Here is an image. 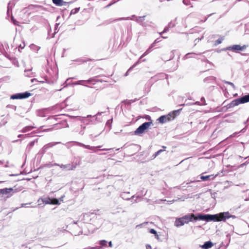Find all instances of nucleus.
I'll list each match as a JSON object with an SVG mask.
<instances>
[{
	"instance_id": "nucleus-1",
	"label": "nucleus",
	"mask_w": 249,
	"mask_h": 249,
	"mask_svg": "<svg viewBox=\"0 0 249 249\" xmlns=\"http://www.w3.org/2000/svg\"><path fill=\"white\" fill-rule=\"evenodd\" d=\"M230 218L235 219L236 218V216L234 215L231 214L229 212L220 213H219L215 214H199L197 216L196 218L195 219V220L197 221V220H202L206 221L207 222L211 221L219 222L225 221L226 219H229Z\"/></svg>"
},
{
	"instance_id": "nucleus-2",
	"label": "nucleus",
	"mask_w": 249,
	"mask_h": 249,
	"mask_svg": "<svg viewBox=\"0 0 249 249\" xmlns=\"http://www.w3.org/2000/svg\"><path fill=\"white\" fill-rule=\"evenodd\" d=\"M81 220L85 223L93 224L95 226H97L99 222V219H98L97 215L93 213L84 214Z\"/></svg>"
},
{
	"instance_id": "nucleus-3",
	"label": "nucleus",
	"mask_w": 249,
	"mask_h": 249,
	"mask_svg": "<svg viewBox=\"0 0 249 249\" xmlns=\"http://www.w3.org/2000/svg\"><path fill=\"white\" fill-rule=\"evenodd\" d=\"M196 217L193 213L185 215L182 217L177 218L175 222V225L178 227L188 223L190 221H196L195 219L196 218Z\"/></svg>"
},
{
	"instance_id": "nucleus-4",
	"label": "nucleus",
	"mask_w": 249,
	"mask_h": 249,
	"mask_svg": "<svg viewBox=\"0 0 249 249\" xmlns=\"http://www.w3.org/2000/svg\"><path fill=\"white\" fill-rule=\"evenodd\" d=\"M182 110V108L174 111L172 112L169 113L166 115H162L158 119V121L161 124H164L167 122H169L173 120L175 117L179 114V111Z\"/></svg>"
},
{
	"instance_id": "nucleus-5",
	"label": "nucleus",
	"mask_w": 249,
	"mask_h": 249,
	"mask_svg": "<svg viewBox=\"0 0 249 249\" xmlns=\"http://www.w3.org/2000/svg\"><path fill=\"white\" fill-rule=\"evenodd\" d=\"M248 102H249V93L241 98H237L232 100L230 103L228 104L226 106V107L227 108H231L238 106L241 104H245Z\"/></svg>"
},
{
	"instance_id": "nucleus-6",
	"label": "nucleus",
	"mask_w": 249,
	"mask_h": 249,
	"mask_svg": "<svg viewBox=\"0 0 249 249\" xmlns=\"http://www.w3.org/2000/svg\"><path fill=\"white\" fill-rule=\"evenodd\" d=\"M103 81L107 82L106 80H104L103 79H98L96 77H92L89 79L87 80H78L75 82V85H81L83 86H86V84H95L96 82H102Z\"/></svg>"
},
{
	"instance_id": "nucleus-7",
	"label": "nucleus",
	"mask_w": 249,
	"mask_h": 249,
	"mask_svg": "<svg viewBox=\"0 0 249 249\" xmlns=\"http://www.w3.org/2000/svg\"><path fill=\"white\" fill-rule=\"evenodd\" d=\"M153 124L152 121L145 122L141 124L139 127L134 131V134L136 135H141L144 132V131L147 129L149 127Z\"/></svg>"
},
{
	"instance_id": "nucleus-8",
	"label": "nucleus",
	"mask_w": 249,
	"mask_h": 249,
	"mask_svg": "<svg viewBox=\"0 0 249 249\" xmlns=\"http://www.w3.org/2000/svg\"><path fill=\"white\" fill-rule=\"evenodd\" d=\"M77 163L72 162L71 163H69L67 164L54 163V166H59L61 168L66 171H71L74 170L77 166Z\"/></svg>"
},
{
	"instance_id": "nucleus-9",
	"label": "nucleus",
	"mask_w": 249,
	"mask_h": 249,
	"mask_svg": "<svg viewBox=\"0 0 249 249\" xmlns=\"http://www.w3.org/2000/svg\"><path fill=\"white\" fill-rule=\"evenodd\" d=\"M60 143V142H51L48 143L43 146V147L38 152V154L41 155V156H42L49 148H52L55 145Z\"/></svg>"
},
{
	"instance_id": "nucleus-10",
	"label": "nucleus",
	"mask_w": 249,
	"mask_h": 249,
	"mask_svg": "<svg viewBox=\"0 0 249 249\" xmlns=\"http://www.w3.org/2000/svg\"><path fill=\"white\" fill-rule=\"evenodd\" d=\"M103 112H99L96 115L93 116H91V115H89L87 116V118H90V122L91 124H93L96 123V122H102V119L99 117L100 115H101Z\"/></svg>"
},
{
	"instance_id": "nucleus-11",
	"label": "nucleus",
	"mask_w": 249,
	"mask_h": 249,
	"mask_svg": "<svg viewBox=\"0 0 249 249\" xmlns=\"http://www.w3.org/2000/svg\"><path fill=\"white\" fill-rule=\"evenodd\" d=\"M42 201L43 203L45 204L59 205L60 204V203L59 202V200L55 198H45L42 199Z\"/></svg>"
},
{
	"instance_id": "nucleus-12",
	"label": "nucleus",
	"mask_w": 249,
	"mask_h": 249,
	"mask_svg": "<svg viewBox=\"0 0 249 249\" xmlns=\"http://www.w3.org/2000/svg\"><path fill=\"white\" fill-rule=\"evenodd\" d=\"M248 45H244L243 46H241L240 45H234L233 46H229L227 48L228 50H232L235 52H237L239 51H243L246 49Z\"/></svg>"
},
{
	"instance_id": "nucleus-13",
	"label": "nucleus",
	"mask_w": 249,
	"mask_h": 249,
	"mask_svg": "<svg viewBox=\"0 0 249 249\" xmlns=\"http://www.w3.org/2000/svg\"><path fill=\"white\" fill-rule=\"evenodd\" d=\"M146 193L147 191L144 193V194H142V195H141L139 192L137 193L136 195L131 196V202L134 203L140 201V199H141L142 196H145Z\"/></svg>"
},
{
	"instance_id": "nucleus-14",
	"label": "nucleus",
	"mask_w": 249,
	"mask_h": 249,
	"mask_svg": "<svg viewBox=\"0 0 249 249\" xmlns=\"http://www.w3.org/2000/svg\"><path fill=\"white\" fill-rule=\"evenodd\" d=\"M203 53H189L186 54L183 57V60H186L189 58H196V56L197 55H200L201 54H202Z\"/></svg>"
},
{
	"instance_id": "nucleus-15",
	"label": "nucleus",
	"mask_w": 249,
	"mask_h": 249,
	"mask_svg": "<svg viewBox=\"0 0 249 249\" xmlns=\"http://www.w3.org/2000/svg\"><path fill=\"white\" fill-rule=\"evenodd\" d=\"M120 196L124 200H131V196H130V192H123L121 194Z\"/></svg>"
},
{
	"instance_id": "nucleus-16",
	"label": "nucleus",
	"mask_w": 249,
	"mask_h": 249,
	"mask_svg": "<svg viewBox=\"0 0 249 249\" xmlns=\"http://www.w3.org/2000/svg\"><path fill=\"white\" fill-rule=\"evenodd\" d=\"M14 189L12 188H5L4 189H0V194L7 195L13 192Z\"/></svg>"
},
{
	"instance_id": "nucleus-17",
	"label": "nucleus",
	"mask_w": 249,
	"mask_h": 249,
	"mask_svg": "<svg viewBox=\"0 0 249 249\" xmlns=\"http://www.w3.org/2000/svg\"><path fill=\"white\" fill-rule=\"evenodd\" d=\"M107 241L105 240H102L99 241V247L100 249H104L105 248H107Z\"/></svg>"
},
{
	"instance_id": "nucleus-18",
	"label": "nucleus",
	"mask_w": 249,
	"mask_h": 249,
	"mask_svg": "<svg viewBox=\"0 0 249 249\" xmlns=\"http://www.w3.org/2000/svg\"><path fill=\"white\" fill-rule=\"evenodd\" d=\"M213 246V243L209 241L204 243V245L202 246V248L204 249H209L212 247Z\"/></svg>"
},
{
	"instance_id": "nucleus-19",
	"label": "nucleus",
	"mask_w": 249,
	"mask_h": 249,
	"mask_svg": "<svg viewBox=\"0 0 249 249\" xmlns=\"http://www.w3.org/2000/svg\"><path fill=\"white\" fill-rule=\"evenodd\" d=\"M34 128H36V127L35 126H31V125L26 126L24 127L20 131V132H22V133H25V132H28V131L31 130L32 129H33Z\"/></svg>"
},
{
	"instance_id": "nucleus-20",
	"label": "nucleus",
	"mask_w": 249,
	"mask_h": 249,
	"mask_svg": "<svg viewBox=\"0 0 249 249\" xmlns=\"http://www.w3.org/2000/svg\"><path fill=\"white\" fill-rule=\"evenodd\" d=\"M11 99H22L21 93L13 94L10 97Z\"/></svg>"
},
{
	"instance_id": "nucleus-21",
	"label": "nucleus",
	"mask_w": 249,
	"mask_h": 249,
	"mask_svg": "<svg viewBox=\"0 0 249 249\" xmlns=\"http://www.w3.org/2000/svg\"><path fill=\"white\" fill-rule=\"evenodd\" d=\"M214 178V177L213 175H209V176H201L200 177V178L202 180H210L211 179H213Z\"/></svg>"
},
{
	"instance_id": "nucleus-22",
	"label": "nucleus",
	"mask_w": 249,
	"mask_h": 249,
	"mask_svg": "<svg viewBox=\"0 0 249 249\" xmlns=\"http://www.w3.org/2000/svg\"><path fill=\"white\" fill-rule=\"evenodd\" d=\"M21 94L22 99H26L31 95V93L28 91H26L24 92H21Z\"/></svg>"
},
{
	"instance_id": "nucleus-23",
	"label": "nucleus",
	"mask_w": 249,
	"mask_h": 249,
	"mask_svg": "<svg viewBox=\"0 0 249 249\" xmlns=\"http://www.w3.org/2000/svg\"><path fill=\"white\" fill-rule=\"evenodd\" d=\"M53 2L56 6H62L63 0H52Z\"/></svg>"
},
{
	"instance_id": "nucleus-24",
	"label": "nucleus",
	"mask_w": 249,
	"mask_h": 249,
	"mask_svg": "<svg viewBox=\"0 0 249 249\" xmlns=\"http://www.w3.org/2000/svg\"><path fill=\"white\" fill-rule=\"evenodd\" d=\"M77 143L78 144V145L79 146H81L82 147H85L87 149H92L93 148V147H91L90 145H85L82 143H80V142H77Z\"/></svg>"
},
{
	"instance_id": "nucleus-25",
	"label": "nucleus",
	"mask_w": 249,
	"mask_h": 249,
	"mask_svg": "<svg viewBox=\"0 0 249 249\" xmlns=\"http://www.w3.org/2000/svg\"><path fill=\"white\" fill-rule=\"evenodd\" d=\"M156 43H155V42H154L150 46V47L146 50V51L143 53V54L141 56L142 57L143 56L146 55V54L148 53L150 51H151V49L152 48H153V47H154Z\"/></svg>"
},
{
	"instance_id": "nucleus-26",
	"label": "nucleus",
	"mask_w": 249,
	"mask_h": 249,
	"mask_svg": "<svg viewBox=\"0 0 249 249\" xmlns=\"http://www.w3.org/2000/svg\"><path fill=\"white\" fill-rule=\"evenodd\" d=\"M215 79H216V78L215 77L211 76H209V77L205 78L204 79V82H208L209 81H215Z\"/></svg>"
},
{
	"instance_id": "nucleus-27",
	"label": "nucleus",
	"mask_w": 249,
	"mask_h": 249,
	"mask_svg": "<svg viewBox=\"0 0 249 249\" xmlns=\"http://www.w3.org/2000/svg\"><path fill=\"white\" fill-rule=\"evenodd\" d=\"M83 122L85 124H88L91 123L90 119H89V118H87V117H85L84 118V119L83 120Z\"/></svg>"
},
{
	"instance_id": "nucleus-28",
	"label": "nucleus",
	"mask_w": 249,
	"mask_h": 249,
	"mask_svg": "<svg viewBox=\"0 0 249 249\" xmlns=\"http://www.w3.org/2000/svg\"><path fill=\"white\" fill-rule=\"evenodd\" d=\"M79 10H80V7L74 8L71 10L70 14L71 15L75 14L77 13V12H78Z\"/></svg>"
},
{
	"instance_id": "nucleus-29",
	"label": "nucleus",
	"mask_w": 249,
	"mask_h": 249,
	"mask_svg": "<svg viewBox=\"0 0 249 249\" xmlns=\"http://www.w3.org/2000/svg\"><path fill=\"white\" fill-rule=\"evenodd\" d=\"M145 16L137 17L136 21L139 23L142 22L144 20Z\"/></svg>"
},
{
	"instance_id": "nucleus-30",
	"label": "nucleus",
	"mask_w": 249,
	"mask_h": 249,
	"mask_svg": "<svg viewBox=\"0 0 249 249\" xmlns=\"http://www.w3.org/2000/svg\"><path fill=\"white\" fill-rule=\"evenodd\" d=\"M139 63V60H138L136 63H135L131 67H130L128 70L126 71V72L125 74V76H127L128 74V72L130 71H131L134 67H135L137 64Z\"/></svg>"
},
{
	"instance_id": "nucleus-31",
	"label": "nucleus",
	"mask_w": 249,
	"mask_h": 249,
	"mask_svg": "<svg viewBox=\"0 0 249 249\" xmlns=\"http://www.w3.org/2000/svg\"><path fill=\"white\" fill-rule=\"evenodd\" d=\"M38 139H36V140L31 142H29V143L28 144L30 146H32V147H33L34 145H35V143L36 142H38Z\"/></svg>"
},
{
	"instance_id": "nucleus-32",
	"label": "nucleus",
	"mask_w": 249,
	"mask_h": 249,
	"mask_svg": "<svg viewBox=\"0 0 249 249\" xmlns=\"http://www.w3.org/2000/svg\"><path fill=\"white\" fill-rule=\"evenodd\" d=\"M162 147L163 148V149L159 150L157 152H156L157 155H160L162 152L165 151V149L166 148V147L165 146H162Z\"/></svg>"
},
{
	"instance_id": "nucleus-33",
	"label": "nucleus",
	"mask_w": 249,
	"mask_h": 249,
	"mask_svg": "<svg viewBox=\"0 0 249 249\" xmlns=\"http://www.w3.org/2000/svg\"><path fill=\"white\" fill-rule=\"evenodd\" d=\"M7 123V121L6 120L4 119H2L0 122V126H2L5 125Z\"/></svg>"
},
{
	"instance_id": "nucleus-34",
	"label": "nucleus",
	"mask_w": 249,
	"mask_h": 249,
	"mask_svg": "<svg viewBox=\"0 0 249 249\" xmlns=\"http://www.w3.org/2000/svg\"><path fill=\"white\" fill-rule=\"evenodd\" d=\"M11 21L13 23L16 25H18V22L13 17L11 18Z\"/></svg>"
},
{
	"instance_id": "nucleus-35",
	"label": "nucleus",
	"mask_w": 249,
	"mask_h": 249,
	"mask_svg": "<svg viewBox=\"0 0 249 249\" xmlns=\"http://www.w3.org/2000/svg\"><path fill=\"white\" fill-rule=\"evenodd\" d=\"M30 134H25V135L19 134V135L18 136V138H21V137L26 138V137H29V136H30Z\"/></svg>"
},
{
	"instance_id": "nucleus-36",
	"label": "nucleus",
	"mask_w": 249,
	"mask_h": 249,
	"mask_svg": "<svg viewBox=\"0 0 249 249\" xmlns=\"http://www.w3.org/2000/svg\"><path fill=\"white\" fill-rule=\"evenodd\" d=\"M224 83L231 85L233 89H235L234 85L232 82L225 81Z\"/></svg>"
},
{
	"instance_id": "nucleus-37",
	"label": "nucleus",
	"mask_w": 249,
	"mask_h": 249,
	"mask_svg": "<svg viewBox=\"0 0 249 249\" xmlns=\"http://www.w3.org/2000/svg\"><path fill=\"white\" fill-rule=\"evenodd\" d=\"M32 147H33L30 146L29 144H28L26 148V152L29 153L31 151Z\"/></svg>"
},
{
	"instance_id": "nucleus-38",
	"label": "nucleus",
	"mask_w": 249,
	"mask_h": 249,
	"mask_svg": "<svg viewBox=\"0 0 249 249\" xmlns=\"http://www.w3.org/2000/svg\"><path fill=\"white\" fill-rule=\"evenodd\" d=\"M129 18H118V19H113L112 20V21H117V20H127Z\"/></svg>"
},
{
	"instance_id": "nucleus-39",
	"label": "nucleus",
	"mask_w": 249,
	"mask_h": 249,
	"mask_svg": "<svg viewBox=\"0 0 249 249\" xmlns=\"http://www.w3.org/2000/svg\"><path fill=\"white\" fill-rule=\"evenodd\" d=\"M149 232L154 235H157V232L153 229H151L149 230Z\"/></svg>"
},
{
	"instance_id": "nucleus-40",
	"label": "nucleus",
	"mask_w": 249,
	"mask_h": 249,
	"mask_svg": "<svg viewBox=\"0 0 249 249\" xmlns=\"http://www.w3.org/2000/svg\"><path fill=\"white\" fill-rule=\"evenodd\" d=\"M190 105H197L199 106L206 105V104H201L199 102H196L194 103L190 104Z\"/></svg>"
},
{
	"instance_id": "nucleus-41",
	"label": "nucleus",
	"mask_w": 249,
	"mask_h": 249,
	"mask_svg": "<svg viewBox=\"0 0 249 249\" xmlns=\"http://www.w3.org/2000/svg\"><path fill=\"white\" fill-rule=\"evenodd\" d=\"M222 39L221 38H218V39H217L216 41H215V44L216 45H218L219 44H220L221 42H222Z\"/></svg>"
},
{
	"instance_id": "nucleus-42",
	"label": "nucleus",
	"mask_w": 249,
	"mask_h": 249,
	"mask_svg": "<svg viewBox=\"0 0 249 249\" xmlns=\"http://www.w3.org/2000/svg\"><path fill=\"white\" fill-rule=\"evenodd\" d=\"M169 28H169V27L168 26L167 27H166L164 29V30H163V32H161V33H160V35H161V34H162V33H163L167 32V31H169Z\"/></svg>"
},
{
	"instance_id": "nucleus-43",
	"label": "nucleus",
	"mask_w": 249,
	"mask_h": 249,
	"mask_svg": "<svg viewBox=\"0 0 249 249\" xmlns=\"http://www.w3.org/2000/svg\"><path fill=\"white\" fill-rule=\"evenodd\" d=\"M212 15V14L209 15L208 16V17H205L204 19H203V20H200V22H203L206 21L207 20V19H208V18L209 17H210Z\"/></svg>"
},
{
	"instance_id": "nucleus-44",
	"label": "nucleus",
	"mask_w": 249,
	"mask_h": 249,
	"mask_svg": "<svg viewBox=\"0 0 249 249\" xmlns=\"http://www.w3.org/2000/svg\"><path fill=\"white\" fill-rule=\"evenodd\" d=\"M168 26L169 27V28H173L175 26V24L173 23H172V22H170L169 24H168Z\"/></svg>"
},
{
	"instance_id": "nucleus-45",
	"label": "nucleus",
	"mask_w": 249,
	"mask_h": 249,
	"mask_svg": "<svg viewBox=\"0 0 249 249\" xmlns=\"http://www.w3.org/2000/svg\"><path fill=\"white\" fill-rule=\"evenodd\" d=\"M249 162H248V161H246L245 162H244V163H242V164H240V165H239V167H243L245 166V165H247V164H248Z\"/></svg>"
},
{
	"instance_id": "nucleus-46",
	"label": "nucleus",
	"mask_w": 249,
	"mask_h": 249,
	"mask_svg": "<svg viewBox=\"0 0 249 249\" xmlns=\"http://www.w3.org/2000/svg\"><path fill=\"white\" fill-rule=\"evenodd\" d=\"M31 81L32 83H34L35 81H37V82H39V81H38L36 78H33V79H32L31 80ZM39 82L40 83H44V81H39Z\"/></svg>"
},
{
	"instance_id": "nucleus-47",
	"label": "nucleus",
	"mask_w": 249,
	"mask_h": 249,
	"mask_svg": "<svg viewBox=\"0 0 249 249\" xmlns=\"http://www.w3.org/2000/svg\"><path fill=\"white\" fill-rule=\"evenodd\" d=\"M65 197V196L63 195L62 196H61L59 199H58L59 200V202L60 203V201H63V198L64 197Z\"/></svg>"
},
{
	"instance_id": "nucleus-48",
	"label": "nucleus",
	"mask_w": 249,
	"mask_h": 249,
	"mask_svg": "<svg viewBox=\"0 0 249 249\" xmlns=\"http://www.w3.org/2000/svg\"><path fill=\"white\" fill-rule=\"evenodd\" d=\"M89 249H100L98 246H96L94 247H91Z\"/></svg>"
},
{
	"instance_id": "nucleus-49",
	"label": "nucleus",
	"mask_w": 249,
	"mask_h": 249,
	"mask_svg": "<svg viewBox=\"0 0 249 249\" xmlns=\"http://www.w3.org/2000/svg\"><path fill=\"white\" fill-rule=\"evenodd\" d=\"M201 101L202 102V104H206L205 103V98L204 97H201Z\"/></svg>"
},
{
	"instance_id": "nucleus-50",
	"label": "nucleus",
	"mask_w": 249,
	"mask_h": 249,
	"mask_svg": "<svg viewBox=\"0 0 249 249\" xmlns=\"http://www.w3.org/2000/svg\"><path fill=\"white\" fill-rule=\"evenodd\" d=\"M69 3V2H66V1H64L63 0V2H62V5H68Z\"/></svg>"
},
{
	"instance_id": "nucleus-51",
	"label": "nucleus",
	"mask_w": 249,
	"mask_h": 249,
	"mask_svg": "<svg viewBox=\"0 0 249 249\" xmlns=\"http://www.w3.org/2000/svg\"><path fill=\"white\" fill-rule=\"evenodd\" d=\"M116 1H115L114 0H110V6L114 3Z\"/></svg>"
},
{
	"instance_id": "nucleus-52",
	"label": "nucleus",
	"mask_w": 249,
	"mask_h": 249,
	"mask_svg": "<svg viewBox=\"0 0 249 249\" xmlns=\"http://www.w3.org/2000/svg\"><path fill=\"white\" fill-rule=\"evenodd\" d=\"M146 249H152L151 246L150 245H147L146 246Z\"/></svg>"
},
{
	"instance_id": "nucleus-53",
	"label": "nucleus",
	"mask_w": 249,
	"mask_h": 249,
	"mask_svg": "<svg viewBox=\"0 0 249 249\" xmlns=\"http://www.w3.org/2000/svg\"><path fill=\"white\" fill-rule=\"evenodd\" d=\"M76 61H78V62H81V63H84V62H86V61L83 60H82V59L78 60H76Z\"/></svg>"
},
{
	"instance_id": "nucleus-54",
	"label": "nucleus",
	"mask_w": 249,
	"mask_h": 249,
	"mask_svg": "<svg viewBox=\"0 0 249 249\" xmlns=\"http://www.w3.org/2000/svg\"><path fill=\"white\" fill-rule=\"evenodd\" d=\"M158 155H157V154L155 153L154 154H153L152 156V159H155L157 156H158Z\"/></svg>"
},
{
	"instance_id": "nucleus-55",
	"label": "nucleus",
	"mask_w": 249,
	"mask_h": 249,
	"mask_svg": "<svg viewBox=\"0 0 249 249\" xmlns=\"http://www.w3.org/2000/svg\"><path fill=\"white\" fill-rule=\"evenodd\" d=\"M28 204L27 203H23V204H21V207H27L26 205H28Z\"/></svg>"
},
{
	"instance_id": "nucleus-56",
	"label": "nucleus",
	"mask_w": 249,
	"mask_h": 249,
	"mask_svg": "<svg viewBox=\"0 0 249 249\" xmlns=\"http://www.w3.org/2000/svg\"><path fill=\"white\" fill-rule=\"evenodd\" d=\"M24 46H25V45H23V46H22L21 45H20L19 46V48H18V50L19 51H20V49H22L24 48Z\"/></svg>"
},
{
	"instance_id": "nucleus-57",
	"label": "nucleus",
	"mask_w": 249,
	"mask_h": 249,
	"mask_svg": "<svg viewBox=\"0 0 249 249\" xmlns=\"http://www.w3.org/2000/svg\"><path fill=\"white\" fill-rule=\"evenodd\" d=\"M59 23H56L55 25V30L56 31L58 28V26L59 25Z\"/></svg>"
},
{
	"instance_id": "nucleus-58",
	"label": "nucleus",
	"mask_w": 249,
	"mask_h": 249,
	"mask_svg": "<svg viewBox=\"0 0 249 249\" xmlns=\"http://www.w3.org/2000/svg\"><path fill=\"white\" fill-rule=\"evenodd\" d=\"M32 71V69H31L25 70L24 72H25V73H27V72L30 71Z\"/></svg>"
},
{
	"instance_id": "nucleus-59",
	"label": "nucleus",
	"mask_w": 249,
	"mask_h": 249,
	"mask_svg": "<svg viewBox=\"0 0 249 249\" xmlns=\"http://www.w3.org/2000/svg\"><path fill=\"white\" fill-rule=\"evenodd\" d=\"M160 41V40H159V38L156 39L154 41L155 43H158V42H159Z\"/></svg>"
},
{
	"instance_id": "nucleus-60",
	"label": "nucleus",
	"mask_w": 249,
	"mask_h": 249,
	"mask_svg": "<svg viewBox=\"0 0 249 249\" xmlns=\"http://www.w3.org/2000/svg\"><path fill=\"white\" fill-rule=\"evenodd\" d=\"M52 129H53V128H49V129H44V130H43V131H45V132H46V131H50V130H52Z\"/></svg>"
},
{
	"instance_id": "nucleus-61",
	"label": "nucleus",
	"mask_w": 249,
	"mask_h": 249,
	"mask_svg": "<svg viewBox=\"0 0 249 249\" xmlns=\"http://www.w3.org/2000/svg\"><path fill=\"white\" fill-rule=\"evenodd\" d=\"M79 133L81 135H83L84 134V132L83 130H81V131H80Z\"/></svg>"
},
{
	"instance_id": "nucleus-62",
	"label": "nucleus",
	"mask_w": 249,
	"mask_h": 249,
	"mask_svg": "<svg viewBox=\"0 0 249 249\" xmlns=\"http://www.w3.org/2000/svg\"><path fill=\"white\" fill-rule=\"evenodd\" d=\"M155 236L156 238H157V239H159V236L157 233V235H155Z\"/></svg>"
},
{
	"instance_id": "nucleus-63",
	"label": "nucleus",
	"mask_w": 249,
	"mask_h": 249,
	"mask_svg": "<svg viewBox=\"0 0 249 249\" xmlns=\"http://www.w3.org/2000/svg\"><path fill=\"white\" fill-rule=\"evenodd\" d=\"M106 125L108 126L109 125V120H107L106 122Z\"/></svg>"
},
{
	"instance_id": "nucleus-64",
	"label": "nucleus",
	"mask_w": 249,
	"mask_h": 249,
	"mask_svg": "<svg viewBox=\"0 0 249 249\" xmlns=\"http://www.w3.org/2000/svg\"><path fill=\"white\" fill-rule=\"evenodd\" d=\"M12 107H13V108L15 110H16V109H17V107H16V106H12Z\"/></svg>"
}]
</instances>
